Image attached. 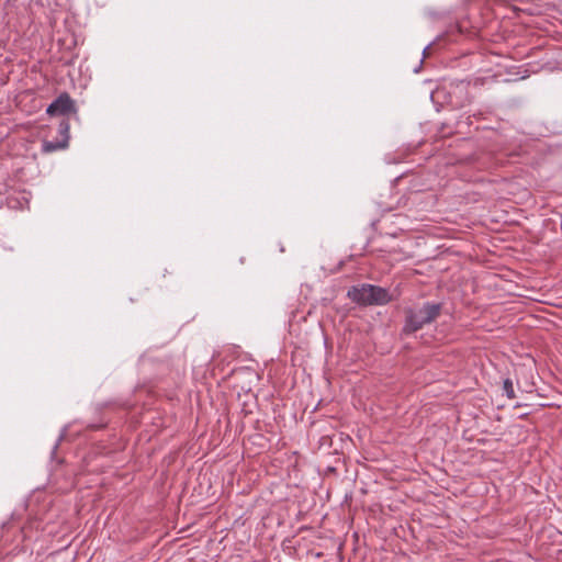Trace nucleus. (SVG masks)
<instances>
[{"mask_svg": "<svg viewBox=\"0 0 562 562\" xmlns=\"http://www.w3.org/2000/svg\"><path fill=\"white\" fill-rule=\"evenodd\" d=\"M65 436H66V428H64L61 434L59 435L58 441L55 443V446L53 448V453H55V451L58 447V443L65 438Z\"/></svg>", "mask_w": 562, "mask_h": 562, "instance_id": "nucleus-7", "label": "nucleus"}, {"mask_svg": "<svg viewBox=\"0 0 562 562\" xmlns=\"http://www.w3.org/2000/svg\"><path fill=\"white\" fill-rule=\"evenodd\" d=\"M441 304L426 302L419 310L409 308L406 312L404 324L405 333H415L423 328L426 324L434 322L440 314Z\"/></svg>", "mask_w": 562, "mask_h": 562, "instance_id": "nucleus-1", "label": "nucleus"}, {"mask_svg": "<svg viewBox=\"0 0 562 562\" xmlns=\"http://www.w3.org/2000/svg\"><path fill=\"white\" fill-rule=\"evenodd\" d=\"M369 290L370 284L355 285L348 290L347 296L359 305H371V291Z\"/></svg>", "mask_w": 562, "mask_h": 562, "instance_id": "nucleus-4", "label": "nucleus"}, {"mask_svg": "<svg viewBox=\"0 0 562 562\" xmlns=\"http://www.w3.org/2000/svg\"><path fill=\"white\" fill-rule=\"evenodd\" d=\"M503 391L507 395L508 398L515 397L514 386L510 379H505L503 381Z\"/></svg>", "mask_w": 562, "mask_h": 562, "instance_id": "nucleus-6", "label": "nucleus"}, {"mask_svg": "<svg viewBox=\"0 0 562 562\" xmlns=\"http://www.w3.org/2000/svg\"><path fill=\"white\" fill-rule=\"evenodd\" d=\"M59 134L63 136V140L60 142H50L46 140L43 143V150L45 153H52L55 150L64 149L68 145L69 139V123L67 121H61L58 127Z\"/></svg>", "mask_w": 562, "mask_h": 562, "instance_id": "nucleus-3", "label": "nucleus"}, {"mask_svg": "<svg viewBox=\"0 0 562 562\" xmlns=\"http://www.w3.org/2000/svg\"><path fill=\"white\" fill-rule=\"evenodd\" d=\"M371 305H383L391 301L389 291L384 288L370 284Z\"/></svg>", "mask_w": 562, "mask_h": 562, "instance_id": "nucleus-5", "label": "nucleus"}, {"mask_svg": "<svg viewBox=\"0 0 562 562\" xmlns=\"http://www.w3.org/2000/svg\"><path fill=\"white\" fill-rule=\"evenodd\" d=\"M428 48H429V45L424 48V50H423V55L424 56H426V53H427Z\"/></svg>", "mask_w": 562, "mask_h": 562, "instance_id": "nucleus-8", "label": "nucleus"}, {"mask_svg": "<svg viewBox=\"0 0 562 562\" xmlns=\"http://www.w3.org/2000/svg\"><path fill=\"white\" fill-rule=\"evenodd\" d=\"M76 111L75 102L68 93L58 95L46 109L48 115H66Z\"/></svg>", "mask_w": 562, "mask_h": 562, "instance_id": "nucleus-2", "label": "nucleus"}]
</instances>
